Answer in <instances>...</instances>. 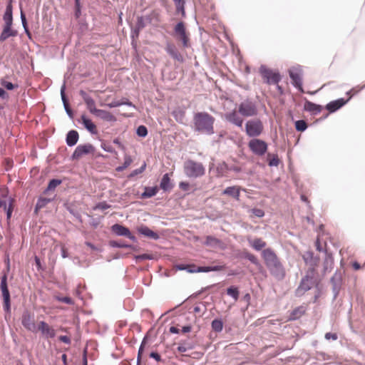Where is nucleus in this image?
Here are the masks:
<instances>
[{
	"label": "nucleus",
	"mask_w": 365,
	"mask_h": 365,
	"mask_svg": "<svg viewBox=\"0 0 365 365\" xmlns=\"http://www.w3.org/2000/svg\"><path fill=\"white\" fill-rule=\"evenodd\" d=\"M81 122L85 128L91 133L97 134L98 130L96 125L92 122L91 120L86 118V115H81Z\"/></svg>",
	"instance_id": "obj_21"
},
{
	"label": "nucleus",
	"mask_w": 365,
	"mask_h": 365,
	"mask_svg": "<svg viewBox=\"0 0 365 365\" xmlns=\"http://www.w3.org/2000/svg\"><path fill=\"white\" fill-rule=\"evenodd\" d=\"M267 158L269 166H277L279 164V158L276 155L268 154Z\"/></svg>",
	"instance_id": "obj_40"
},
{
	"label": "nucleus",
	"mask_w": 365,
	"mask_h": 365,
	"mask_svg": "<svg viewBox=\"0 0 365 365\" xmlns=\"http://www.w3.org/2000/svg\"><path fill=\"white\" fill-rule=\"evenodd\" d=\"M184 172L188 178H197L205 175V169L201 163L187 160L184 163Z\"/></svg>",
	"instance_id": "obj_3"
},
{
	"label": "nucleus",
	"mask_w": 365,
	"mask_h": 365,
	"mask_svg": "<svg viewBox=\"0 0 365 365\" xmlns=\"http://www.w3.org/2000/svg\"><path fill=\"white\" fill-rule=\"evenodd\" d=\"M196 271L199 272H210L211 269L210 267H198Z\"/></svg>",
	"instance_id": "obj_57"
},
{
	"label": "nucleus",
	"mask_w": 365,
	"mask_h": 365,
	"mask_svg": "<svg viewBox=\"0 0 365 365\" xmlns=\"http://www.w3.org/2000/svg\"><path fill=\"white\" fill-rule=\"evenodd\" d=\"M56 299L58 302H63V303H66V304H73V299L71 297H61L56 296Z\"/></svg>",
	"instance_id": "obj_43"
},
{
	"label": "nucleus",
	"mask_w": 365,
	"mask_h": 365,
	"mask_svg": "<svg viewBox=\"0 0 365 365\" xmlns=\"http://www.w3.org/2000/svg\"><path fill=\"white\" fill-rule=\"evenodd\" d=\"M1 85L8 90H12L15 87L12 83L5 81L1 83Z\"/></svg>",
	"instance_id": "obj_51"
},
{
	"label": "nucleus",
	"mask_w": 365,
	"mask_h": 365,
	"mask_svg": "<svg viewBox=\"0 0 365 365\" xmlns=\"http://www.w3.org/2000/svg\"><path fill=\"white\" fill-rule=\"evenodd\" d=\"M262 257L270 273L278 279L284 278L285 271L276 253L271 248L262 250Z\"/></svg>",
	"instance_id": "obj_1"
},
{
	"label": "nucleus",
	"mask_w": 365,
	"mask_h": 365,
	"mask_svg": "<svg viewBox=\"0 0 365 365\" xmlns=\"http://www.w3.org/2000/svg\"><path fill=\"white\" fill-rule=\"evenodd\" d=\"M365 88V83L363 85H357L349 90L346 94L349 96V101L354 96L360 93Z\"/></svg>",
	"instance_id": "obj_31"
},
{
	"label": "nucleus",
	"mask_w": 365,
	"mask_h": 365,
	"mask_svg": "<svg viewBox=\"0 0 365 365\" xmlns=\"http://www.w3.org/2000/svg\"><path fill=\"white\" fill-rule=\"evenodd\" d=\"M93 115L106 121L113 122L116 120V118L111 113L105 110L97 109Z\"/></svg>",
	"instance_id": "obj_19"
},
{
	"label": "nucleus",
	"mask_w": 365,
	"mask_h": 365,
	"mask_svg": "<svg viewBox=\"0 0 365 365\" xmlns=\"http://www.w3.org/2000/svg\"><path fill=\"white\" fill-rule=\"evenodd\" d=\"M251 212L253 215L258 217H262L264 215V212L262 209L259 208H254L251 210Z\"/></svg>",
	"instance_id": "obj_47"
},
{
	"label": "nucleus",
	"mask_w": 365,
	"mask_h": 365,
	"mask_svg": "<svg viewBox=\"0 0 365 365\" xmlns=\"http://www.w3.org/2000/svg\"><path fill=\"white\" fill-rule=\"evenodd\" d=\"M6 210L7 218L9 219L11 217V213L13 211V204L9 205V207H6Z\"/></svg>",
	"instance_id": "obj_58"
},
{
	"label": "nucleus",
	"mask_w": 365,
	"mask_h": 365,
	"mask_svg": "<svg viewBox=\"0 0 365 365\" xmlns=\"http://www.w3.org/2000/svg\"><path fill=\"white\" fill-rule=\"evenodd\" d=\"M7 276L4 274L1 277V289L2 292V296L4 299V307L5 310L9 311L10 309V294L7 287Z\"/></svg>",
	"instance_id": "obj_12"
},
{
	"label": "nucleus",
	"mask_w": 365,
	"mask_h": 365,
	"mask_svg": "<svg viewBox=\"0 0 365 365\" xmlns=\"http://www.w3.org/2000/svg\"><path fill=\"white\" fill-rule=\"evenodd\" d=\"M295 128L298 131H304L307 128V123L303 120H299L295 122Z\"/></svg>",
	"instance_id": "obj_39"
},
{
	"label": "nucleus",
	"mask_w": 365,
	"mask_h": 365,
	"mask_svg": "<svg viewBox=\"0 0 365 365\" xmlns=\"http://www.w3.org/2000/svg\"><path fill=\"white\" fill-rule=\"evenodd\" d=\"M61 183V180L53 179L49 182L47 190H54Z\"/></svg>",
	"instance_id": "obj_42"
},
{
	"label": "nucleus",
	"mask_w": 365,
	"mask_h": 365,
	"mask_svg": "<svg viewBox=\"0 0 365 365\" xmlns=\"http://www.w3.org/2000/svg\"><path fill=\"white\" fill-rule=\"evenodd\" d=\"M14 199L9 196V190L6 187L0 188V208L6 209V205L13 204Z\"/></svg>",
	"instance_id": "obj_16"
},
{
	"label": "nucleus",
	"mask_w": 365,
	"mask_h": 365,
	"mask_svg": "<svg viewBox=\"0 0 365 365\" xmlns=\"http://www.w3.org/2000/svg\"><path fill=\"white\" fill-rule=\"evenodd\" d=\"M264 130V125L259 119H252L247 121L245 132L249 137L256 138L259 136Z\"/></svg>",
	"instance_id": "obj_5"
},
{
	"label": "nucleus",
	"mask_w": 365,
	"mask_h": 365,
	"mask_svg": "<svg viewBox=\"0 0 365 365\" xmlns=\"http://www.w3.org/2000/svg\"><path fill=\"white\" fill-rule=\"evenodd\" d=\"M171 56L178 61H182V59L181 55L178 51H176V53H175V54Z\"/></svg>",
	"instance_id": "obj_64"
},
{
	"label": "nucleus",
	"mask_w": 365,
	"mask_h": 365,
	"mask_svg": "<svg viewBox=\"0 0 365 365\" xmlns=\"http://www.w3.org/2000/svg\"><path fill=\"white\" fill-rule=\"evenodd\" d=\"M136 259H141V260H144V259H153V257L152 255H149V254H143V255H140L136 257Z\"/></svg>",
	"instance_id": "obj_49"
},
{
	"label": "nucleus",
	"mask_w": 365,
	"mask_h": 365,
	"mask_svg": "<svg viewBox=\"0 0 365 365\" xmlns=\"http://www.w3.org/2000/svg\"><path fill=\"white\" fill-rule=\"evenodd\" d=\"M325 339L327 340L332 339L335 341L338 339V336L336 333L328 332L325 334Z\"/></svg>",
	"instance_id": "obj_48"
},
{
	"label": "nucleus",
	"mask_w": 365,
	"mask_h": 365,
	"mask_svg": "<svg viewBox=\"0 0 365 365\" xmlns=\"http://www.w3.org/2000/svg\"><path fill=\"white\" fill-rule=\"evenodd\" d=\"M176 267H177V269L179 270L187 269V268L191 267H195V265H185V264H178Z\"/></svg>",
	"instance_id": "obj_59"
},
{
	"label": "nucleus",
	"mask_w": 365,
	"mask_h": 365,
	"mask_svg": "<svg viewBox=\"0 0 365 365\" xmlns=\"http://www.w3.org/2000/svg\"><path fill=\"white\" fill-rule=\"evenodd\" d=\"M211 271H221L225 269V266L223 265H217L214 267H210Z\"/></svg>",
	"instance_id": "obj_60"
},
{
	"label": "nucleus",
	"mask_w": 365,
	"mask_h": 365,
	"mask_svg": "<svg viewBox=\"0 0 365 365\" xmlns=\"http://www.w3.org/2000/svg\"><path fill=\"white\" fill-rule=\"evenodd\" d=\"M225 118L230 123L238 126L242 127L243 123V118L238 110H233L231 112L227 113L225 115Z\"/></svg>",
	"instance_id": "obj_14"
},
{
	"label": "nucleus",
	"mask_w": 365,
	"mask_h": 365,
	"mask_svg": "<svg viewBox=\"0 0 365 365\" xmlns=\"http://www.w3.org/2000/svg\"><path fill=\"white\" fill-rule=\"evenodd\" d=\"M132 162H133V160H132L131 157L129 155H125V158H124L123 164L120 166L117 167L115 169L116 171L121 172V171L124 170L125 168H127L128 166L130 165Z\"/></svg>",
	"instance_id": "obj_35"
},
{
	"label": "nucleus",
	"mask_w": 365,
	"mask_h": 365,
	"mask_svg": "<svg viewBox=\"0 0 365 365\" xmlns=\"http://www.w3.org/2000/svg\"><path fill=\"white\" fill-rule=\"evenodd\" d=\"M174 31L178 38L182 41L183 46L187 47L189 46V36L186 32L184 23L181 21L177 24Z\"/></svg>",
	"instance_id": "obj_11"
},
{
	"label": "nucleus",
	"mask_w": 365,
	"mask_h": 365,
	"mask_svg": "<svg viewBox=\"0 0 365 365\" xmlns=\"http://www.w3.org/2000/svg\"><path fill=\"white\" fill-rule=\"evenodd\" d=\"M250 243V245L252 246V247L257 251L265 247V246L267 245L266 242L264 240H262L261 238H256V239L253 240L252 241H251Z\"/></svg>",
	"instance_id": "obj_29"
},
{
	"label": "nucleus",
	"mask_w": 365,
	"mask_h": 365,
	"mask_svg": "<svg viewBox=\"0 0 365 365\" xmlns=\"http://www.w3.org/2000/svg\"><path fill=\"white\" fill-rule=\"evenodd\" d=\"M248 148L255 155L262 156L267 150V144L262 140L253 138L249 141Z\"/></svg>",
	"instance_id": "obj_6"
},
{
	"label": "nucleus",
	"mask_w": 365,
	"mask_h": 365,
	"mask_svg": "<svg viewBox=\"0 0 365 365\" xmlns=\"http://www.w3.org/2000/svg\"><path fill=\"white\" fill-rule=\"evenodd\" d=\"M137 134L140 137H145L148 134V130L145 126L140 125L137 129Z\"/></svg>",
	"instance_id": "obj_44"
},
{
	"label": "nucleus",
	"mask_w": 365,
	"mask_h": 365,
	"mask_svg": "<svg viewBox=\"0 0 365 365\" xmlns=\"http://www.w3.org/2000/svg\"><path fill=\"white\" fill-rule=\"evenodd\" d=\"M215 118L206 112H198L194 115L195 129L208 135L214 133Z\"/></svg>",
	"instance_id": "obj_2"
},
{
	"label": "nucleus",
	"mask_w": 365,
	"mask_h": 365,
	"mask_svg": "<svg viewBox=\"0 0 365 365\" xmlns=\"http://www.w3.org/2000/svg\"><path fill=\"white\" fill-rule=\"evenodd\" d=\"M179 187L183 190H187L189 189L190 185L187 182H180Z\"/></svg>",
	"instance_id": "obj_56"
},
{
	"label": "nucleus",
	"mask_w": 365,
	"mask_h": 365,
	"mask_svg": "<svg viewBox=\"0 0 365 365\" xmlns=\"http://www.w3.org/2000/svg\"><path fill=\"white\" fill-rule=\"evenodd\" d=\"M79 135L76 130H70L66 135V143L69 146H73L78 142Z\"/></svg>",
	"instance_id": "obj_26"
},
{
	"label": "nucleus",
	"mask_w": 365,
	"mask_h": 365,
	"mask_svg": "<svg viewBox=\"0 0 365 365\" xmlns=\"http://www.w3.org/2000/svg\"><path fill=\"white\" fill-rule=\"evenodd\" d=\"M4 21L5 22V25L11 26L13 21L12 17V6L11 4H9L6 6L4 15Z\"/></svg>",
	"instance_id": "obj_28"
},
{
	"label": "nucleus",
	"mask_w": 365,
	"mask_h": 365,
	"mask_svg": "<svg viewBox=\"0 0 365 365\" xmlns=\"http://www.w3.org/2000/svg\"><path fill=\"white\" fill-rule=\"evenodd\" d=\"M228 295L231 296L235 300H237L239 297V291L237 287H230L227 289Z\"/></svg>",
	"instance_id": "obj_38"
},
{
	"label": "nucleus",
	"mask_w": 365,
	"mask_h": 365,
	"mask_svg": "<svg viewBox=\"0 0 365 365\" xmlns=\"http://www.w3.org/2000/svg\"><path fill=\"white\" fill-rule=\"evenodd\" d=\"M48 201L49 200L46 198L39 200L36 205V208H39L44 206Z\"/></svg>",
	"instance_id": "obj_54"
},
{
	"label": "nucleus",
	"mask_w": 365,
	"mask_h": 365,
	"mask_svg": "<svg viewBox=\"0 0 365 365\" xmlns=\"http://www.w3.org/2000/svg\"><path fill=\"white\" fill-rule=\"evenodd\" d=\"M58 340L60 341H62V342L66 344H70L71 342L70 337H68L67 336H60L58 337Z\"/></svg>",
	"instance_id": "obj_52"
},
{
	"label": "nucleus",
	"mask_w": 365,
	"mask_h": 365,
	"mask_svg": "<svg viewBox=\"0 0 365 365\" xmlns=\"http://www.w3.org/2000/svg\"><path fill=\"white\" fill-rule=\"evenodd\" d=\"M204 244L212 247H221L222 245V241L213 236H207Z\"/></svg>",
	"instance_id": "obj_27"
},
{
	"label": "nucleus",
	"mask_w": 365,
	"mask_h": 365,
	"mask_svg": "<svg viewBox=\"0 0 365 365\" xmlns=\"http://www.w3.org/2000/svg\"><path fill=\"white\" fill-rule=\"evenodd\" d=\"M166 51L170 55L173 56L176 53V49L173 45H168L166 47Z\"/></svg>",
	"instance_id": "obj_50"
},
{
	"label": "nucleus",
	"mask_w": 365,
	"mask_h": 365,
	"mask_svg": "<svg viewBox=\"0 0 365 365\" xmlns=\"http://www.w3.org/2000/svg\"><path fill=\"white\" fill-rule=\"evenodd\" d=\"M138 232L140 234H141L145 237H148L149 238H151V239L157 240L159 237L158 235L156 232L151 230L147 226L143 225V226L138 227Z\"/></svg>",
	"instance_id": "obj_22"
},
{
	"label": "nucleus",
	"mask_w": 365,
	"mask_h": 365,
	"mask_svg": "<svg viewBox=\"0 0 365 365\" xmlns=\"http://www.w3.org/2000/svg\"><path fill=\"white\" fill-rule=\"evenodd\" d=\"M80 95L82 96L90 113L93 114L97 110L95 101L83 91H80Z\"/></svg>",
	"instance_id": "obj_17"
},
{
	"label": "nucleus",
	"mask_w": 365,
	"mask_h": 365,
	"mask_svg": "<svg viewBox=\"0 0 365 365\" xmlns=\"http://www.w3.org/2000/svg\"><path fill=\"white\" fill-rule=\"evenodd\" d=\"M37 332H40L41 336L48 340L53 339L56 335V331L53 326L48 324L45 321H40L37 324Z\"/></svg>",
	"instance_id": "obj_8"
},
{
	"label": "nucleus",
	"mask_w": 365,
	"mask_h": 365,
	"mask_svg": "<svg viewBox=\"0 0 365 365\" xmlns=\"http://www.w3.org/2000/svg\"><path fill=\"white\" fill-rule=\"evenodd\" d=\"M223 195H227L231 196L236 199L237 200H240V187L238 186H231L227 187L224 190Z\"/></svg>",
	"instance_id": "obj_23"
},
{
	"label": "nucleus",
	"mask_w": 365,
	"mask_h": 365,
	"mask_svg": "<svg viewBox=\"0 0 365 365\" xmlns=\"http://www.w3.org/2000/svg\"><path fill=\"white\" fill-rule=\"evenodd\" d=\"M160 188L163 190H168L171 188L170 180L168 173L165 174L160 182Z\"/></svg>",
	"instance_id": "obj_32"
},
{
	"label": "nucleus",
	"mask_w": 365,
	"mask_h": 365,
	"mask_svg": "<svg viewBox=\"0 0 365 365\" xmlns=\"http://www.w3.org/2000/svg\"><path fill=\"white\" fill-rule=\"evenodd\" d=\"M21 324L24 327L33 333L37 332V325L35 322L34 315L28 311L23 313L21 317Z\"/></svg>",
	"instance_id": "obj_9"
},
{
	"label": "nucleus",
	"mask_w": 365,
	"mask_h": 365,
	"mask_svg": "<svg viewBox=\"0 0 365 365\" xmlns=\"http://www.w3.org/2000/svg\"><path fill=\"white\" fill-rule=\"evenodd\" d=\"M158 188L155 187H146L145 191L142 194V197L144 198L151 197L157 194Z\"/></svg>",
	"instance_id": "obj_30"
},
{
	"label": "nucleus",
	"mask_w": 365,
	"mask_h": 365,
	"mask_svg": "<svg viewBox=\"0 0 365 365\" xmlns=\"http://www.w3.org/2000/svg\"><path fill=\"white\" fill-rule=\"evenodd\" d=\"M292 83L300 92L304 93L302 88V71L301 68H292L289 71Z\"/></svg>",
	"instance_id": "obj_10"
},
{
	"label": "nucleus",
	"mask_w": 365,
	"mask_h": 365,
	"mask_svg": "<svg viewBox=\"0 0 365 365\" xmlns=\"http://www.w3.org/2000/svg\"><path fill=\"white\" fill-rule=\"evenodd\" d=\"M259 72L264 80V82L268 85H277L281 81L282 78L278 71L270 69L264 65L259 67Z\"/></svg>",
	"instance_id": "obj_4"
},
{
	"label": "nucleus",
	"mask_w": 365,
	"mask_h": 365,
	"mask_svg": "<svg viewBox=\"0 0 365 365\" xmlns=\"http://www.w3.org/2000/svg\"><path fill=\"white\" fill-rule=\"evenodd\" d=\"M304 108L307 111H309L314 114L319 113L322 110V107L309 101H306Z\"/></svg>",
	"instance_id": "obj_25"
},
{
	"label": "nucleus",
	"mask_w": 365,
	"mask_h": 365,
	"mask_svg": "<svg viewBox=\"0 0 365 365\" xmlns=\"http://www.w3.org/2000/svg\"><path fill=\"white\" fill-rule=\"evenodd\" d=\"M63 106H64L66 113L69 115L70 117H72V110L70 108L68 103L63 104Z\"/></svg>",
	"instance_id": "obj_62"
},
{
	"label": "nucleus",
	"mask_w": 365,
	"mask_h": 365,
	"mask_svg": "<svg viewBox=\"0 0 365 365\" xmlns=\"http://www.w3.org/2000/svg\"><path fill=\"white\" fill-rule=\"evenodd\" d=\"M150 356L154 359H155L157 361H161V356L157 352H151L150 354Z\"/></svg>",
	"instance_id": "obj_55"
},
{
	"label": "nucleus",
	"mask_w": 365,
	"mask_h": 365,
	"mask_svg": "<svg viewBox=\"0 0 365 365\" xmlns=\"http://www.w3.org/2000/svg\"><path fill=\"white\" fill-rule=\"evenodd\" d=\"M223 323L220 319H214L212 322V329L217 332H220L222 330Z\"/></svg>",
	"instance_id": "obj_37"
},
{
	"label": "nucleus",
	"mask_w": 365,
	"mask_h": 365,
	"mask_svg": "<svg viewBox=\"0 0 365 365\" xmlns=\"http://www.w3.org/2000/svg\"><path fill=\"white\" fill-rule=\"evenodd\" d=\"M172 115L176 121L179 123H182L185 118V113L182 109L177 108L172 112Z\"/></svg>",
	"instance_id": "obj_33"
},
{
	"label": "nucleus",
	"mask_w": 365,
	"mask_h": 365,
	"mask_svg": "<svg viewBox=\"0 0 365 365\" xmlns=\"http://www.w3.org/2000/svg\"><path fill=\"white\" fill-rule=\"evenodd\" d=\"M61 255L63 258L68 257V251L64 245H61Z\"/></svg>",
	"instance_id": "obj_61"
},
{
	"label": "nucleus",
	"mask_w": 365,
	"mask_h": 365,
	"mask_svg": "<svg viewBox=\"0 0 365 365\" xmlns=\"http://www.w3.org/2000/svg\"><path fill=\"white\" fill-rule=\"evenodd\" d=\"M348 101L349 99L344 100V98H339L337 100L329 102L326 106V108L329 112L333 113L344 106Z\"/></svg>",
	"instance_id": "obj_18"
},
{
	"label": "nucleus",
	"mask_w": 365,
	"mask_h": 365,
	"mask_svg": "<svg viewBox=\"0 0 365 365\" xmlns=\"http://www.w3.org/2000/svg\"><path fill=\"white\" fill-rule=\"evenodd\" d=\"M177 349L180 353H184V352L187 351V347L184 345L178 346Z\"/></svg>",
	"instance_id": "obj_63"
},
{
	"label": "nucleus",
	"mask_w": 365,
	"mask_h": 365,
	"mask_svg": "<svg viewBox=\"0 0 365 365\" xmlns=\"http://www.w3.org/2000/svg\"><path fill=\"white\" fill-rule=\"evenodd\" d=\"M334 264V258L331 255L328 254L324 262V271H327L328 269H331L332 266Z\"/></svg>",
	"instance_id": "obj_36"
},
{
	"label": "nucleus",
	"mask_w": 365,
	"mask_h": 365,
	"mask_svg": "<svg viewBox=\"0 0 365 365\" xmlns=\"http://www.w3.org/2000/svg\"><path fill=\"white\" fill-rule=\"evenodd\" d=\"M238 112L244 117H252L257 114V108L255 103L250 100H246L238 106Z\"/></svg>",
	"instance_id": "obj_7"
},
{
	"label": "nucleus",
	"mask_w": 365,
	"mask_h": 365,
	"mask_svg": "<svg viewBox=\"0 0 365 365\" xmlns=\"http://www.w3.org/2000/svg\"><path fill=\"white\" fill-rule=\"evenodd\" d=\"M17 32L13 29H11V26H7L4 25V27L3 29V31L0 35V41H4L6 39H7L10 36H16Z\"/></svg>",
	"instance_id": "obj_24"
},
{
	"label": "nucleus",
	"mask_w": 365,
	"mask_h": 365,
	"mask_svg": "<svg viewBox=\"0 0 365 365\" xmlns=\"http://www.w3.org/2000/svg\"><path fill=\"white\" fill-rule=\"evenodd\" d=\"M306 307L304 306H299L296 307L290 314L288 321H293L299 319L306 312Z\"/></svg>",
	"instance_id": "obj_20"
},
{
	"label": "nucleus",
	"mask_w": 365,
	"mask_h": 365,
	"mask_svg": "<svg viewBox=\"0 0 365 365\" xmlns=\"http://www.w3.org/2000/svg\"><path fill=\"white\" fill-rule=\"evenodd\" d=\"M110 245L113 247H120V248H124V247H128L129 246L122 242H117V241H110Z\"/></svg>",
	"instance_id": "obj_46"
},
{
	"label": "nucleus",
	"mask_w": 365,
	"mask_h": 365,
	"mask_svg": "<svg viewBox=\"0 0 365 365\" xmlns=\"http://www.w3.org/2000/svg\"><path fill=\"white\" fill-rule=\"evenodd\" d=\"M242 256L248 260H250L252 264L255 265H259V261L255 255L245 250L242 253Z\"/></svg>",
	"instance_id": "obj_34"
},
{
	"label": "nucleus",
	"mask_w": 365,
	"mask_h": 365,
	"mask_svg": "<svg viewBox=\"0 0 365 365\" xmlns=\"http://www.w3.org/2000/svg\"><path fill=\"white\" fill-rule=\"evenodd\" d=\"M145 163H144L139 169H137V170H135L130 175V176H134L135 175H138V174H140L142 172L144 171L145 168Z\"/></svg>",
	"instance_id": "obj_53"
},
{
	"label": "nucleus",
	"mask_w": 365,
	"mask_h": 365,
	"mask_svg": "<svg viewBox=\"0 0 365 365\" xmlns=\"http://www.w3.org/2000/svg\"><path fill=\"white\" fill-rule=\"evenodd\" d=\"M21 19L22 25L25 29L26 34L30 37L31 34H30V31H29V29L27 26V21H26V16L22 11H21Z\"/></svg>",
	"instance_id": "obj_41"
},
{
	"label": "nucleus",
	"mask_w": 365,
	"mask_h": 365,
	"mask_svg": "<svg viewBox=\"0 0 365 365\" xmlns=\"http://www.w3.org/2000/svg\"><path fill=\"white\" fill-rule=\"evenodd\" d=\"M111 230L117 235L125 236L130 239L131 240H133V242H135L136 240L135 237L133 235H132L129 229L123 225L115 224L111 227Z\"/></svg>",
	"instance_id": "obj_15"
},
{
	"label": "nucleus",
	"mask_w": 365,
	"mask_h": 365,
	"mask_svg": "<svg viewBox=\"0 0 365 365\" xmlns=\"http://www.w3.org/2000/svg\"><path fill=\"white\" fill-rule=\"evenodd\" d=\"M94 150L95 148L91 144L79 145L75 149L72 158L79 159L84 155L93 153Z\"/></svg>",
	"instance_id": "obj_13"
},
{
	"label": "nucleus",
	"mask_w": 365,
	"mask_h": 365,
	"mask_svg": "<svg viewBox=\"0 0 365 365\" xmlns=\"http://www.w3.org/2000/svg\"><path fill=\"white\" fill-rule=\"evenodd\" d=\"M110 207V205H108L106 202H101L98 203L95 206L94 210H104L108 209Z\"/></svg>",
	"instance_id": "obj_45"
}]
</instances>
